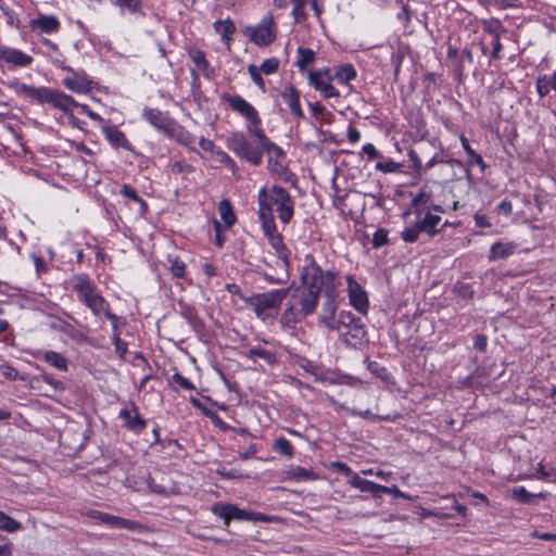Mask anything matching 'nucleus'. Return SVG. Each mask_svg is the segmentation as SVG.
I'll return each mask as SVG.
<instances>
[{
    "label": "nucleus",
    "mask_w": 556,
    "mask_h": 556,
    "mask_svg": "<svg viewBox=\"0 0 556 556\" xmlns=\"http://www.w3.org/2000/svg\"><path fill=\"white\" fill-rule=\"evenodd\" d=\"M301 280L303 286L311 288L319 295L321 291L325 295H336V291L340 286L338 271L333 269H321L312 255H306L305 257V265L301 271Z\"/></svg>",
    "instance_id": "1"
},
{
    "label": "nucleus",
    "mask_w": 556,
    "mask_h": 556,
    "mask_svg": "<svg viewBox=\"0 0 556 556\" xmlns=\"http://www.w3.org/2000/svg\"><path fill=\"white\" fill-rule=\"evenodd\" d=\"M73 289L77 292L79 300L85 303L96 316H100L111 308L109 302L97 291L87 275H76L73 278Z\"/></svg>",
    "instance_id": "2"
},
{
    "label": "nucleus",
    "mask_w": 556,
    "mask_h": 556,
    "mask_svg": "<svg viewBox=\"0 0 556 556\" xmlns=\"http://www.w3.org/2000/svg\"><path fill=\"white\" fill-rule=\"evenodd\" d=\"M223 100L230 106L232 111L237 112L247 119V129L250 135H253L261 129V117L258 112L245 99L237 94L224 93Z\"/></svg>",
    "instance_id": "3"
},
{
    "label": "nucleus",
    "mask_w": 556,
    "mask_h": 556,
    "mask_svg": "<svg viewBox=\"0 0 556 556\" xmlns=\"http://www.w3.org/2000/svg\"><path fill=\"white\" fill-rule=\"evenodd\" d=\"M228 148L239 157L253 165H260L263 159V152L260 148L253 146L243 134L232 132L227 140Z\"/></svg>",
    "instance_id": "4"
},
{
    "label": "nucleus",
    "mask_w": 556,
    "mask_h": 556,
    "mask_svg": "<svg viewBox=\"0 0 556 556\" xmlns=\"http://www.w3.org/2000/svg\"><path fill=\"white\" fill-rule=\"evenodd\" d=\"M291 288L292 287L257 294L252 302L253 311L260 318L265 319L268 316L267 311L279 308L281 302L291 291Z\"/></svg>",
    "instance_id": "5"
},
{
    "label": "nucleus",
    "mask_w": 556,
    "mask_h": 556,
    "mask_svg": "<svg viewBox=\"0 0 556 556\" xmlns=\"http://www.w3.org/2000/svg\"><path fill=\"white\" fill-rule=\"evenodd\" d=\"M270 197H268L267 203L273 202L277 205V213L279 219L287 224L291 220L293 216V201L289 194V192L282 187L274 186L270 191Z\"/></svg>",
    "instance_id": "6"
},
{
    "label": "nucleus",
    "mask_w": 556,
    "mask_h": 556,
    "mask_svg": "<svg viewBox=\"0 0 556 556\" xmlns=\"http://www.w3.org/2000/svg\"><path fill=\"white\" fill-rule=\"evenodd\" d=\"M292 300L295 302L288 311H293L295 306L299 305V313L303 316H308L315 312L319 294L304 286L303 289L296 288L295 293L292 295Z\"/></svg>",
    "instance_id": "7"
},
{
    "label": "nucleus",
    "mask_w": 556,
    "mask_h": 556,
    "mask_svg": "<svg viewBox=\"0 0 556 556\" xmlns=\"http://www.w3.org/2000/svg\"><path fill=\"white\" fill-rule=\"evenodd\" d=\"M268 194L266 192V189L263 188L260 191L258 194V204H260V219L262 222V228L264 231V235L268 238L271 236H275L279 233L276 229V225L274 223V216H273V207L270 203H267Z\"/></svg>",
    "instance_id": "8"
},
{
    "label": "nucleus",
    "mask_w": 556,
    "mask_h": 556,
    "mask_svg": "<svg viewBox=\"0 0 556 556\" xmlns=\"http://www.w3.org/2000/svg\"><path fill=\"white\" fill-rule=\"evenodd\" d=\"M212 513L224 519L225 525L228 526L231 519L237 520H258L260 518L252 516L253 514L240 509L232 504L216 503L212 506Z\"/></svg>",
    "instance_id": "9"
},
{
    "label": "nucleus",
    "mask_w": 556,
    "mask_h": 556,
    "mask_svg": "<svg viewBox=\"0 0 556 556\" xmlns=\"http://www.w3.org/2000/svg\"><path fill=\"white\" fill-rule=\"evenodd\" d=\"M309 84L318 91L323 93L325 98H338L339 91L331 85L332 77L329 75V71H314L308 74Z\"/></svg>",
    "instance_id": "10"
},
{
    "label": "nucleus",
    "mask_w": 556,
    "mask_h": 556,
    "mask_svg": "<svg viewBox=\"0 0 556 556\" xmlns=\"http://www.w3.org/2000/svg\"><path fill=\"white\" fill-rule=\"evenodd\" d=\"M273 24L274 21L271 16L264 17L257 26L250 29L249 37L251 41L257 46H267L271 43L276 38Z\"/></svg>",
    "instance_id": "11"
},
{
    "label": "nucleus",
    "mask_w": 556,
    "mask_h": 556,
    "mask_svg": "<svg viewBox=\"0 0 556 556\" xmlns=\"http://www.w3.org/2000/svg\"><path fill=\"white\" fill-rule=\"evenodd\" d=\"M348 292L351 305L361 314H367L369 303L368 296L362 286L353 276L346 277Z\"/></svg>",
    "instance_id": "12"
},
{
    "label": "nucleus",
    "mask_w": 556,
    "mask_h": 556,
    "mask_svg": "<svg viewBox=\"0 0 556 556\" xmlns=\"http://www.w3.org/2000/svg\"><path fill=\"white\" fill-rule=\"evenodd\" d=\"M142 117L154 128L164 132H172L174 119L157 109L144 108Z\"/></svg>",
    "instance_id": "13"
},
{
    "label": "nucleus",
    "mask_w": 556,
    "mask_h": 556,
    "mask_svg": "<svg viewBox=\"0 0 556 556\" xmlns=\"http://www.w3.org/2000/svg\"><path fill=\"white\" fill-rule=\"evenodd\" d=\"M29 26L34 31L53 34L60 30L61 24L56 16L39 13L36 18L30 20Z\"/></svg>",
    "instance_id": "14"
},
{
    "label": "nucleus",
    "mask_w": 556,
    "mask_h": 556,
    "mask_svg": "<svg viewBox=\"0 0 556 556\" xmlns=\"http://www.w3.org/2000/svg\"><path fill=\"white\" fill-rule=\"evenodd\" d=\"M0 60L14 66H27L31 63V56L25 54L23 51L7 47L0 48Z\"/></svg>",
    "instance_id": "15"
},
{
    "label": "nucleus",
    "mask_w": 556,
    "mask_h": 556,
    "mask_svg": "<svg viewBox=\"0 0 556 556\" xmlns=\"http://www.w3.org/2000/svg\"><path fill=\"white\" fill-rule=\"evenodd\" d=\"M334 325L340 327L338 330L341 334L346 336V331L349 332L356 331L362 332V320L359 317L354 316L351 312L341 311L339 313L338 319H334Z\"/></svg>",
    "instance_id": "16"
},
{
    "label": "nucleus",
    "mask_w": 556,
    "mask_h": 556,
    "mask_svg": "<svg viewBox=\"0 0 556 556\" xmlns=\"http://www.w3.org/2000/svg\"><path fill=\"white\" fill-rule=\"evenodd\" d=\"M65 70L73 74V76L63 79V85L68 90L77 93H87L90 91L91 80L87 79L86 76L78 75L72 67H65Z\"/></svg>",
    "instance_id": "17"
},
{
    "label": "nucleus",
    "mask_w": 556,
    "mask_h": 556,
    "mask_svg": "<svg viewBox=\"0 0 556 556\" xmlns=\"http://www.w3.org/2000/svg\"><path fill=\"white\" fill-rule=\"evenodd\" d=\"M281 98L288 104L290 111L298 117L303 118L304 113L300 105V92L293 85H287L280 92Z\"/></svg>",
    "instance_id": "18"
},
{
    "label": "nucleus",
    "mask_w": 556,
    "mask_h": 556,
    "mask_svg": "<svg viewBox=\"0 0 556 556\" xmlns=\"http://www.w3.org/2000/svg\"><path fill=\"white\" fill-rule=\"evenodd\" d=\"M106 140L115 148H123L131 151V143L126 138L125 134L121 131L116 126L105 125L102 127Z\"/></svg>",
    "instance_id": "19"
},
{
    "label": "nucleus",
    "mask_w": 556,
    "mask_h": 556,
    "mask_svg": "<svg viewBox=\"0 0 556 556\" xmlns=\"http://www.w3.org/2000/svg\"><path fill=\"white\" fill-rule=\"evenodd\" d=\"M326 301L323 304V315L320 316L321 323H324L331 330H340L338 325H334V314L337 311V294L329 296L325 295Z\"/></svg>",
    "instance_id": "20"
},
{
    "label": "nucleus",
    "mask_w": 556,
    "mask_h": 556,
    "mask_svg": "<svg viewBox=\"0 0 556 556\" xmlns=\"http://www.w3.org/2000/svg\"><path fill=\"white\" fill-rule=\"evenodd\" d=\"M351 485L355 489H358L362 492L377 494L379 492H391L392 489L389 486H384L381 484H377L370 480L364 479L359 477L357 473H354L352 480L350 481Z\"/></svg>",
    "instance_id": "21"
},
{
    "label": "nucleus",
    "mask_w": 556,
    "mask_h": 556,
    "mask_svg": "<svg viewBox=\"0 0 556 556\" xmlns=\"http://www.w3.org/2000/svg\"><path fill=\"white\" fill-rule=\"evenodd\" d=\"M243 356L253 363H256V359L260 358L268 366H274L277 363L276 353L262 346H253L249 349L243 353Z\"/></svg>",
    "instance_id": "22"
},
{
    "label": "nucleus",
    "mask_w": 556,
    "mask_h": 556,
    "mask_svg": "<svg viewBox=\"0 0 556 556\" xmlns=\"http://www.w3.org/2000/svg\"><path fill=\"white\" fill-rule=\"evenodd\" d=\"M49 104L64 113H70L73 108L79 105L71 96L58 90H52Z\"/></svg>",
    "instance_id": "23"
},
{
    "label": "nucleus",
    "mask_w": 556,
    "mask_h": 556,
    "mask_svg": "<svg viewBox=\"0 0 556 556\" xmlns=\"http://www.w3.org/2000/svg\"><path fill=\"white\" fill-rule=\"evenodd\" d=\"M132 408L135 412L134 416L131 415L130 410L122 409L119 412V417L124 420L125 427H127L129 430L140 432L146 428L147 421L140 417L135 405H132Z\"/></svg>",
    "instance_id": "24"
},
{
    "label": "nucleus",
    "mask_w": 556,
    "mask_h": 556,
    "mask_svg": "<svg viewBox=\"0 0 556 556\" xmlns=\"http://www.w3.org/2000/svg\"><path fill=\"white\" fill-rule=\"evenodd\" d=\"M252 136L258 139L262 149L269 155V164L271 163L273 156L277 159L283 156L282 149L276 143L271 142L262 128Z\"/></svg>",
    "instance_id": "25"
},
{
    "label": "nucleus",
    "mask_w": 556,
    "mask_h": 556,
    "mask_svg": "<svg viewBox=\"0 0 556 556\" xmlns=\"http://www.w3.org/2000/svg\"><path fill=\"white\" fill-rule=\"evenodd\" d=\"M166 135L170 138H174L181 146H185L191 150H194L191 147L194 143V137L189 131H187L182 127L178 126L175 122L173 123L172 132H166Z\"/></svg>",
    "instance_id": "26"
},
{
    "label": "nucleus",
    "mask_w": 556,
    "mask_h": 556,
    "mask_svg": "<svg viewBox=\"0 0 556 556\" xmlns=\"http://www.w3.org/2000/svg\"><path fill=\"white\" fill-rule=\"evenodd\" d=\"M102 518L103 523L112 528L137 530L138 528L141 527L140 523H138L137 521L128 520L110 514H108L106 516H102Z\"/></svg>",
    "instance_id": "27"
},
{
    "label": "nucleus",
    "mask_w": 556,
    "mask_h": 556,
    "mask_svg": "<svg viewBox=\"0 0 556 556\" xmlns=\"http://www.w3.org/2000/svg\"><path fill=\"white\" fill-rule=\"evenodd\" d=\"M511 496L514 500L521 504H534L536 498L544 500L546 495L544 493L533 494L526 490L525 486H515L511 490Z\"/></svg>",
    "instance_id": "28"
},
{
    "label": "nucleus",
    "mask_w": 556,
    "mask_h": 556,
    "mask_svg": "<svg viewBox=\"0 0 556 556\" xmlns=\"http://www.w3.org/2000/svg\"><path fill=\"white\" fill-rule=\"evenodd\" d=\"M514 244L496 242L491 247L489 260L495 261L506 258L514 253Z\"/></svg>",
    "instance_id": "29"
},
{
    "label": "nucleus",
    "mask_w": 556,
    "mask_h": 556,
    "mask_svg": "<svg viewBox=\"0 0 556 556\" xmlns=\"http://www.w3.org/2000/svg\"><path fill=\"white\" fill-rule=\"evenodd\" d=\"M268 241L273 249H275L276 252L279 254L282 267H289L288 251L285 247L281 235L277 233L275 236H271L270 238H268Z\"/></svg>",
    "instance_id": "30"
},
{
    "label": "nucleus",
    "mask_w": 556,
    "mask_h": 556,
    "mask_svg": "<svg viewBox=\"0 0 556 556\" xmlns=\"http://www.w3.org/2000/svg\"><path fill=\"white\" fill-rule=\"evenodd\" d=\"M42 358L50 366L62 371H67V359L60 353L54 351H46L42 353Z\"/></svg>",
    "instance_id": "31"
},
{
    "label": "nucleus",
    "mask_w": 556,
    "mask_h": 556,
    "mask_svg": "<svg viewBox=\"0 0 556 556\" xmlns=\"http://www.w3.org/2000/svg\"><path fill=\"white\" fill-rule=\"evenodd\" d=\"M218 212L226 228H230L236 223V215L228 200L224 199L218 203Z\"/></svg>",
    "instance_id": "32"
},
{
    "label": "nucleus",
    "mask_w": 556,
    "mask_h": 556,
    "mask_svg": "<svg viewBox=\"0 0 556 556\" xmlns=\"http://www.w3.org/2000/svg\"><path fill=\"white\" fill-rule=\"evenodd\" d=\"M189 58L197 65V67L206 76L210 77L213 72L210 63L207 62L205 54L201 50H191L189 52Z\"/></svg>",
    "instance_id": "33"
},
{
    "label": "nucleus",
    "mask_w": 556,
    "mask_h": 556,
    "mask_svg": "<svg viewBox=\"0 0 556 556\" xmlns=\"http://www.w3.org/2000/svg\"><path fill=\"white\" fill-rule=\"evenodd\" d=\"M441 222V217L439 215H434L432 213H427L425 217L418 222L424 230V232H427L429 236H434L440 230L437 228L439 223Z\"/></svg>",
    "instance_id": "34"
},
{
    "label": "nucleus",
    "mask_w": 556,
    "mask_h": 556,
    "mask_svg": "<svg viewBox=\"0 0 556 556\" xmlns=\"http://www.w3.org/2000/svg\"><path fill=\"white\" fill-rule=\"evenodd\" d=\"M483 30L492 35L493 37H501L506 33L502 22L497 18H489L482 21Z\"/></svg>",
    "instance_id": "35"
},
{
    "label": "nucleus",
    "mask_w": 556,
    "mask_h": 556,
    "mask_svg": "<svg viewBox=\"0 0 556 556\" xmlns=\"http://www.w3.org/2000/svg\"><path fill=\"white\" fill-rule=\"evenodd\" d=\"M214 28L216 33H218L222 36V39L225 41H229L231 35L236 30L233 23L229 20L215 22Z\"/></svg>",
    "instance_id": "36"
},
{
    "label": "nucleus",
    "mask_w": 556,
    "mask_h": 556,
    "mask_svg": "<svg viewBox=\"0 0 556 556\" xmlns=\"http://www.w3.org/2000/svg\"><path fill=\"white\" fill-rule=\"evenodd\" d=\"M460 141H462V146L464 148V150L466 151V153L468 154V164L470 166H473V165H480L482 167H484V162L482 160V156L480 154H478L469 144V141L468 139L465 137V136H462L460 137Z\"/></svg>",
    "instance_id": "37"
},
{
    "label": "nucleus",
    "mask_w": 556,
    "mask_h": 556,
    "mask_svg": "<svg viewBox=\"0 0 556 556\" xmlns=\"http://www.w3.org/2000/svg\"><path fill=\"white\" fill-rule=\"evenodd\" d=\"M315 59V52L308 48L300 47L298 49V60L295 65L300 68V71H304L307 64L312 63Z\"/></svg>",
    "instance_id": "38"
},
{
    "label": "nucleus",
    "mask_w": 556,
    "mask_h": 556,
    "mask_svg": "<svg viewBox=\"0 0 556 556\" xmlns=\"http://www.w3.org/2000/svg\"><path fill=\"white\" fill-rule=\"evenodd\" d=\"M53 89L47 87H34L31 88L29 99L37 101L38 103H49L50 97Z\"/></svg>",
    "instance_id": "39"
},
{
    "label": "nucleus",
    "mask_w": 556,
    "mask_h": 556,
    "mask_svg": "<svg viewBox=\"0 0 556 556\" xmlns=\"http://www.w3.org/2000/svg\"><path fill=\"white\" fill-rule=\"evenodd\" d=\"M22 529L21 522L0 511V530L15 532Z\"/></svg>",
    "instance_id": "40"
},
{
    "label": "nucleus",
    "mask_w": 556,
    "mask_h": 556,
    "mask_svg": "<svg viewBox=\"0 0 556 556\" xmlns=\"http://www.w3.org/2000/svg\"><path fill=\"white\" fill-rule=\"evenodd\" d=\"M274 448L280 454L286 455L288 457H292L294 453L291 442L283 437H280L275 440Z\"/></svg>",
    "instance_id": "41"
},
{
    "label": "nucleus",
    "mask_w": 556,
    "mask_h": 556,
    "mask_svg": "<svg viewBox=\"0 0 556 556\" xmlns=\"http://www.w3.org/2000/svg\"><path fill=\"white\" fill-rule=\"evenodd\" d=\"M121 193L125 198H128V199H131V200L138 202L143 211L147 210L148 205H147L146 201L141 197L138 195L137 191L132 187H130L128 185H124L121 190Z\"/></svg>",
    "instance_id": "42"
},
{
    "label": "nucleus",
    "mask_w": 556,
    "mask_h": 556,
    "mask_svg": "<svg viewBox=\"0 0 556 556\" xmlns=\"http://www.w3.org/2000/svg\"><path fill=\"white\" fill-rule=\"evenodd\" d=\"M424 231L420 224L416 223L414 226L406 228L402 232V239L405 242H415L418 240L419 233Z\"/></svg>",
    "instance_id": "43"
},
{
    "label": "nucleus",
    "mask_w": 556,
    "mask_h": 556,
    "mask_svg": "<svg viewBox=\"0 0 556 556\" xmlns=\"http://www.w3.org/2000/svg\"><path fill=\"white\" fill-rule=\"evenodd\" d=\"M336 77L342 83H349L356 77V71L352 65H345L339 68Z\"/></svg>",
    "instance_id": "44"
},
{
    "label": "nucleus",
    "mask_w": 556,
    "mask_h": 556,
    "mask_svg": "<svg viewBox=\"0 0 556 556\" xmlns=\"http://www.w3.org/2000/svg\"><path fill=\"white\" fill-rule=\"evenodd\" d=\"M248 72L251 76V79L254 81V84L264 92L265 91V81L261 75V71L258 67L254 64H251L248 66Z\"/></svg>",
    "instance_id": "45"
},
{
    "label": "nucleus",
    "mask_w": 556,
    "mask_h": 556,
    "mask_svg": "<svg viewBox=\"0 0 556 556\" xmlns=\"http://www.w3.org/2000/svg\"><path fill=\"white\" fill-rule=\"evenodd\" d=\"M278 66H279V61L276 59V58H270V59H267L265 60L261 66L258 67V70L265 74V75H270V74H274L277 72L278 70Z\"/></svg>",
    "instance_id": "46"
},
{
    "label": "nucleus",
    "mask_w": 556,
    "mask_h": 556,
    "mask_svg": "<svg viewBox=\"0 0 556 556\" xmlns=\"http://www.w3.org/2000/svg\"><path fill=\"white\" fill-rule=\"evenodd\" d=\"M170 381L185 390L191 391L195 389L194 384L179 372H175Z\"/></svg>",
    "instance_id": "47"
},
{
    "label": "nucleus",
    "mask_w": 556,
    "mask_h": 556,
    "mask_svg": "<svg viewBox=\"0 0 556 556\" xmlns=\"http://www.w3.org/2000/svg\"><path fill=\"white\" fill-rule=\"evenodd\" d=\"M548 76L539 77L536 80V90L540 97H545L548 94L549 90L553 89L552 85L549 84Z\"/></svg>",
    "instance_id": "48"
},
{
    "label": "nucleus",
    "mask_w": 556,
    "mask_h": 556,
    "mask_svg": "<svg viewBox=\"0 0 556 556\" xmlns=\"http://www.w3.org/2000/svg\"><path fill=\"white\" fill-rule=\"evenodd\" d=\"M388 242H389V239H388L387 230L380 228L374 233V237H372L374 248H377V249L381 248V247L386 245Z\"/></svg>",
    "instance_id": "49"
},
{
    "label": "nucleus",
    "mask_w": 556,
    "mask_h": 556,
    "mask_svg": "<svg viewBox=\"0 0 556 556\" xmlns=\"http://www.w3.org/2000/svg\"><path fill=\"white\" fill-rule=\"evenodd\" d=\"M119 8L128 9L130 12H138L141 8L139 0H112Z\"/></svg>",
    "instance_id": "50"
},
{
    "label": "nucleus",
    "mask_w": 556,
    "mask_h": 556,
    "mask_svg": "<svg viewBox=\"0 0 556 556\" xmlns=\"http://www.w3.org/2000/svg\"><path fill=\"white\" fill-rule=\"evenodd\" d=\"M10 87L13 88L18 94L25 96L29 98L33 86H28L24 83H21L18 79H14Z\"/></svg>",
    "instance_id": "51"
},
{
    "label": "nucleus",
    "mask_w": 556,
    "mask_h": 556,
    "mask_svg": "<svg viewBox=\"0 0 556 556\" xmlns=\"http://www.w3.org/2000/svg\"><path fill=\"white\" fill-rule=\"evenodd\" d=\"M0 374L9 380L22 379L18 375V371L8 364L0 366Z\"/></svg>",
    "instance_id": "52"
},
{
    "label": "nucleus",
    "mask_w": 556,
    "mask_h": 556,
    "mask_svg": "<svg viewBox=\"0 0 556 556\" xmlns=\"http://www.w3.org/2000/svg\"><path fill=\"white\" fill-rule=\"evenodd\" d=\"M172 172L175 174H190L194 172V167L192 165L182 163V162H175L172 164Z\"/></svg>",
    "instance_id": "53"
},
{
    "label": "nucleus",
    "mask_w": 556,
    "mask_h": 556,
    "mask_svg": "<svg viewBox=\"0 0 556 556\" xmlns=\"http://www.w3.org/2000/svg\"><path fill=\"white\" fill-rule=\"evenodd\" d=\"M186 265L182 261L174 260L170 265L172 274L177 278H182L185 276Z\"/></svg>",
    "instance_id": "54"
},
{
    "label": "nucleus",
    "mask_w": 556,
    "mask_h": 556,
    "mask_svg": "<svg viewBox=\"0 0 556 556\" xmlns=\"http://www.w3.org/2000/svg\"><path fill=\"white\" fill-rule=\"evenodd\" d=\"M400 167V164H397L396 162L394 161H388V162H379L377 165H376V168L378 170H381L383 173H393L395 170H397Z\"/></svg>",
    "instance_id": "55"
},
{
    "label": "nucleus",
    "mask_w": 556,
    "mask_h": 556,
    "mask_svg": "<svg viewBox=\"0 0 556 556\" xmlns=\"http://www.w3.org/2000/svg\"><path fill=\"white\" fill-rule=\"evenodd\" d=\"M115 351L119 356H124V354L127 352V344L119 338L117 332H113L112 336Z\"/></svg>",
    "instance_id": "56"
},
{
    "label": "nucleus",
    "mask_w": 556,
    "mask_h": 556,
    "mask_svg": "<svg viewBox=\"0 0 556 556\" xmlns=\"http://www.w3.org/2000/svg\"><path fill=\"white\" fill-rule=\"evenodd\" d=\"M549 472H547L544 466L540 463L538 464V468L534 473L527 475L521 477L522 479H547L549 477Z\"/></svg>",
    "instance_id": "57"
},
{
    "label": "nucleus",
    "mask_w": 556,
    "mask_h": 556,
    "mask_svg": "<svg viewBox=\"0 0 556 556\" xmlns=\"http://www.w3.org/2000/svg\"><path fill=\"white\" fill-rule=\"evenodd\" d=\"M215 156H216L218 162L224 163L228 167H231V168L235 167L233 160L225 151H223L220 149H217L215 151Z\"/></svg>",
    "instance_id": "58"
},
{
    "label": "nucleus",
    "mask_w": 556,
    "mask_h": 556,
    "mask_svg": "<svg viewBox=\"0 0 556 556\" xmlns=\"http://www.w3.org/2000/svg\"><path fill=\"white\" fill-rule=\"evenodd\" d=\"M488 345V338L485 334H477L473 340V346L480 352H485Z\"/></svg>",
    "instance_id": "59"
},
{
    "label": "nucleus",
    "mask_w": 556,
    "mask_h": 556,
    "mask_svg": "<svg viewBox=\"0 0 556 556\" xmlns=\"http://www.w3.org/2000/svg\"><path fill=\"white\" fill-rule=\"evenodd\" d=\"M103 315L112 323L113 332H117V328L119 324H122V318L111 313L110 309L105 311Z\"/></svg>",
    "instance_id": "60"
},
{
    "label": "nucleus",
    "mask_w": 556,
    "mask_h": 556,
    "mask_svg": "<svg viewBox=\"0 0 556 556\" xmlns=\"http://www.w3.org/2000/svg\"><path fill=\"white\" fill-rule=\"evenodd\" d=\"M293 475L299 479H314L316 477L312 471H308L302 467H296L293 470Z\"/></svg>",
    "instance_id": "61"
},
{
    "label": "nucleus",
    "mask_w": 556,
    "mask_h": 556,
    "mask_svg": "<svg viewBox=\"0 0 556 556\" xmlns=\"http://www.w3.org/2000/svg\"><path fill=\"white\" fill-rule=\"evenodd\" d=\"M492 59L493 60H498L500 59V52L502 51V43H501V37H493V42H492Z\"/></svg>",
    "instance_id": "62"
},
{
    "label": "nucleus",
    "mask_w": 556,
    "mask_h": 556,
    "mask_svg": "<svg viewBox=\"0 0 556 556\" xmlns=\"http://www.w3.org/2000/svg\"><path fill=\"white\" fill-rule=\"evenodd\" d=\"M363 151H364V153L367 154L369 160H376L380 156L379 151L371 143L365 144L363 147Z\"/></svg>",
    "instance_id": "63"
},
{
    "label": "nucleus",
    "mask_w": 556,
    "mask_h": 556,
    "mask_svg": "<svg viewBox=\"0 0 556 556\" xmlns=\"http://www.w3.org/2000/svg\"><path fill=\"white\" fill-rule=\"evenodd\" d=\"M292 15L295 22L300 23L307 18V14L303 8H299V5H294L292 10Z\"/></svg>",
    "instance_id": "64"
}]
</instances>
